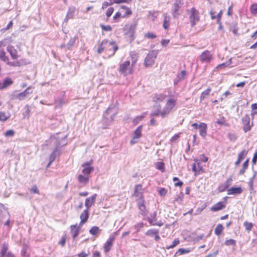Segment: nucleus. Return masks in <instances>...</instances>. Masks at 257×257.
I'll return each instance as SVG.
<instances>
[{"instance_id": "f704fd0d", "label": "nucleus", "mask_w": 257, "mask_h": 257, "mask_svg": "<svg viewBox=\"0 0 257 257\" xmlns=\"http://www.w3.org/2000/svg\"><path fill=\"white\" fill-rule=\"evenodd\" d=\"M0 59L2 61L6 62V63L9 60L8 56H6V52L4 50H1L0 51Z\"/></svg>"}, {"instance_id": "c85d7f7f", "label": "nucleus", "mask_w": 257, "mask_h": 257, "mask_svg": "<svg viewBox=\"0 0 257 257\" xmlns=\"http://www.w3.org/2000/svg\"><path fill=\"white\" fill-rule=\"evenodd\" d=\"M8 250V244L6 242H4L2 245V249L1 251V257H5L7 254V252Z\"/></svg>"}, {"instance_id": "bb28decb", "label": "nucleus", "mask_w": 257, "mask_h": 257, "mask_svg": "<svg viewBox=\"0 0 257 257\" xmlns=\"http://www.w3.org/2000/svg\"><path fill=\"white\" fill-rule=\"evenodd\" d=\"M74 8H69V10L67 13L66 16L64 19V22L67 23L69 19L73 18L74 16Z\"/></svg>"}, {"instance_id": "69168bd1", "label": "nucleus", "mask_w": 257, "mask_h": 257, "mask_svg": "<svg viewBox=\"0 0 257 257\" xmlns=\"http://www.w3.org/2000/svg\"><path fill=\"white\" fill-rule=\"evenodd\" d=\"M27 247L24 246L21 251L23 257H28L29 255L27 254Z\"/></svg>"}, {"instance_id": "052dcab7", "label": "nucleus", "mask_w": 257, "mask_h": 257, "mask_svg": "<svg viewBox=\"0 0 257 257\" xmlns=\"http://www.w3.org/2000/svg\"><path fill=\"white\" fill-rule=\"evenodd\" d=\"M25 108L26 109V110H25V112L24 113V115L25 116L29 117V115H30V110L29 109V105H26V106L25 107Z\"/></svg>"}, {"instance_id": "a211bd4d", "label": "nucleus", "mask_w": 257, "mask_h": 257, "mask_svg": "<svg viewBox=\"0 0 257 257\" xmlns=\"http://www.w3.org/2000/svg\"><path fill=\"white\" fill-rule=\"evenodd\" d=\"M81 221L79 223V225L81 226L85 223H86L89 218V212L88 209H84L81 213L80 216Z\"/></svg>"}, {"instance_id": "4468645a", "label": "nucleus", "mask_w": 257, "mask_h": 257, "mask_svg": "<svg viewBox=\"0 0 257 257\" xmlns=\"http://www.w3.org/2000/svg\"><path fill=\"white\" fill-rule=\"evenodd\" d=\"M232 181V177H230L224 183L220 184L218 186V191L219 192H222L225 191L231 185Z\"/></svg>"}, {"instance_id": "de8ad7c7", "label": "nucleus", "mask_w": 257, "mask_h": 257, "mask_svg": "<svg viewBox=\"0 0 257 257\" xmlns=\"http://www.w3.org/2000/svg\"><path fill=\"white\" fill-rule=\"evenodd\" d=\"M186 71L184 70L181 71L180 73L178 74L177 76V81H179L180 80L183 79L186 75Z\"/></svg>"}, {"instance_id": "2eb2a0df", "label": "nucleus", "mask_w": 257, "mask_h": 257, "mask_svg": "<svg viewBox=\"0 0 257 257\" xmlns=\"http://www.w3.org/2000/svg\"><path fill=\"white\" fill-rule=\"evenodd\" d=\"M115 240L114 235H110L106 242L104 244V250L105 252H108L113 245V241Z\"/></svg>"}, {"instance_id": "a18cd8bd", "label": "nucleus", "mask_w": 257, "mask_h": 257, "mask_svg": "<svg viewBox=\"0 0 257 257\" xmlns=\"http://www.w3.org/2000/svg\"><path fill=\"white\" fill-rule=\"evenodd\" d=\"M173 181L175 182V186H179L181 187L183 185V183L181 181H180L178 178L175 177L173 178Z\"/></svg>"}, {"instance_id": "5701e85b", "label": "nucleus", "mask_w": 257, "mask_h": 257, "mask_svg": "<svg viewBox=\"0 0 257 257\" xmlns=\"http://www.w3.org/2000/svg\"><path fill=\"white\" fill-rule=\"evenodd\" d=\"M225 207V205L223 202H219L213 205L210 208L212 211H218L220 210L223 209Z\"/></svg>"}, {"instance_id": "72a5a7b5", "label": "nucleus", "mask_w": 257, "mask_h": 257, "mask_svg": "<svg viewBox=\"0 0 257 257\" xmlns=\"http://www.w3.org/2000/svg\"><path fill=\"white\" fill-rule=\"evenodd\" d=\"M156 212H154L153 213L150 215V217H148L147 220L152 225H154V223L156 222Z\"/></svg>"}, {"instance_id": "6e6d98bb", "label": "nucleus", "mask_w": 257, "mask_h": 257, "mask_svg": "<svg viewBox=\"0 0 257 257\" xmlns=\"http://www.w3.org/2000/svg\"><path fill=\"white\" fill-rule=\"evenodd\" d=\"M252 110H253L251 112L252 115H254L257 114V103H253L251 105Z\"/></svg>"}, {"instance_id": "7ed1b4c3", "label": "nucleus", "mask_w": 257, "mask_h": 257, "mask_svg": "<svg viewBox=\"0 0 257 257\" xmlns=\"http://www.w3.org/2000/svg\"><path fill=\"white\" fill-rule=\"evenodd\" d=\"M110 46L112 47V48L113 50L111 55H113L115 52L118 50V47L115 44V42L111 41L108 42V40L106 39L103 40L101 44L98 46L97 52L98 53H101L104 51L105 48H109V50H110Z\"/></svg>"}, {"instance_id": "aec40b11", "label": "nucleus", "mask_w": 257, "mask_h": 257, "mask_svg": "<svg viewBox=\"0 0 257 257\" xmlns=\"http://www.w3.org/2000/svg\"><path fill=\"white\" fill-rule=\"evenodd\" d=\"M82 167H83L82 172L84 175L86 176H88L94 170L93 168L91 167L88 162L83 164Z\"/></svg>"}, {"instance_id": "6e6552de", "label": "nucleus", "mask_w": 257, "mask_h": 257, "mask_svg": "<svg viewBox=\"0 0 257 257\" xmlns=\"http://www.w3.org/2000/svg\"><path fill=\"white\" fill-rule=\"evenodd\" d=\"M182 0H176L172 7V16L174 19L178 18L180 15L179 12L180 9L183 6Z\"/></svg>"}, {"instance_id": "37998d69", "label": "nucleus", "mask_w": 257, "mask_h": 257, "mask_svg": "<svg viewBox=\"0 0 257 257\" xmlns=\"http://www.w3.org/2000/svg\"><path fill=\"white\" fill-rule=\"evenodd\" d=\"M190 252V250L188 249H184L183 248H179L178 250L174 254V257H176L177 254L179 253V254H183L185 253H187Z\"/></svg>"}, {"instance_id": "338daca9", "label": "nucleus", "mask_w": 257, "mask_h": 257, "mask_svg": "<svg viewBox=\"0 0 257 257\" xmlns=\"http://www.w3.org/2000/svg\"><path fill=\"white\" fill-rule=\"evenodd\" d=\"M157 168L160 170L163 171L164 169V164L162 162L158 163Z\"/></svg>"}, {"instance_id": "3c124183", "label": "nucleus", "mask_w": 257, "mask_h": 257, "mask_svg": "<svg viewBox=\"0 0 257 257\" xmlns=\"http://www.w3.org/2000/svg\"><path fill=\"white\" fill-rule=\"evenodd\" d=\"M250 12L253 15L257 13V4H254L251 6Z\"/></svg>"}, {"instance_id": "79ce46f5", "label": "nucleus", "mask_w": 257, "mask_h": 257, "mask_svg": "<svg viewBox=\"0 0 257 257\" xmlns=\"http://www.w3.org/2000/svg\"><path fill=\"white\" fill-rule=\"evenodd\" d=\"M9 117L10 115H7L5 112H0V121H6Z\"/></svg>"}, {"instance_id": "ddd939ff", "label": "nucleus", "mask_w": 257, "mask_h": 257, "mask_svg": "<svg viewBox=\"0 0 257 257\" xmlns=\"http://www.w3.org/2000/svg\"><path fill=\"white\" fill-rule=\"evenodd\" d=\"M137 201L138 206L140 209V214L144 216L146 215L147 214V211L144 204L145 200L144 198H140V199H137Z\"/></svg>"}, {"instance_id": "f257e3e1", "label": "nucleus", "mask_w": 257, "mask_h": 257, "mask_svg": "<svg viewBox=\"0 0 257 257\" xmlns=\"http://www.w3.org/2000/svg\"><path fill=\"white\" fill-rule=\"evenodd\" d=\"M117 114V108L114 105H111L103 113V123L106 125L111 123Z\"/></svg>"}, {"instance_id": "412c9836", "label": "nucleus", "mask_w": 257, "mask_h": 257, "mask_svg": "<svg viewBox=\"0 0 257 257\" xmlns=\"http://www.w3.org/2000/svg\"><path fill=\"white\" fill-rule=\"evenodd\" d=\"M242 189L241 187H232L227 190L228 195H238L242 193Z\"/></svg>"}, {"instance_id": "49530a36", "label": "nucleus", "mask_w": 257, "mask_h": 257, "mask_svg": "<svg viewBox=\"0 0 257 257\" xmlns=\"http://www.w3.org/2000/svg\"><path fill=\"white\" fill-rule=\"evenodd\" d=\"M98 230L99 228L96 226H94L91 228V229L89 230V232L92 235H95L97 233Z\"/></svg>"}, {"instance_id": "cd10ccee", "label": "nucleus", "mask_w": 257, "mask_h": 257, "mask_svg": "<svg viewBox=\"0 0 257 257\" xmlns=\"http://www.w3.org/2000/svg\"><path fill=\"white\" fill-rule=\"evenodd\" d=\"M77 39V36H75L73 38H71L68 43L66 44V49L67 50H71L72 47L74 46L76 40Z\"/></svg>"}, {"instance_id": "4c0bfd02", "label": "nucleus", "mask_w": 257, "mask_h": 257, "mask_svg": "<svg viewBox=\"0 0 257 257\" xmlns=\"http://www.w3.org/2000/svg\"><path fill=\"white\" fill-rule=\"evenodd\" d=\"M159 230L156 229H151L148 230L146 232V235L148 236H153L155 235L156 234H159Z\"/></svg>"}, {"instance_id": "39448f33", "label": "nucleus", "mask_w": 257, "mask_h": 257, "mask_svg": "<svg viewBox=\"0 0 257 257\" xmlns=\"http://www.w3.org/2000/svg\"><path fill=\"white\" fill-rule=\"evenodd\" d=\"M33 92L32 87L31 86L28 87L25 91L22 92L15 94L14 93L11 94V99H18L19 100H23L26 99L30 94Z\"/></svg>"}, {"instance_id": "774afa93", "label": "nucleus", "mask_w": 257, "mask_h": 257, "mask_svg": "<svg viewBox=\"0 0 257 257\" xmlns=\"http://www.w3.org/2000/svg\"><path fill=\"white\" fill-rule=\"evenodd\" d=\"M257 161V151L255 152L252 159V163L253 164H255Z\"/></svg>"}, {"instance_id": "f8f14e48", "label": "nucleus", "mask_w": 257, "mask_h": 257, "mask_svg": "<svg viewBox=\"0 0 257 257\" xmlns=\"http://www.w3.org/2000/svg\"><path fill=\"white\" fill-rule=\"evenodd\" d=\"M242 122L243 124V130L245 133L251 129L250 125V117L248 115H245L242 118Z\"/></svg>"}, {"instance_id": "ea45409f", "label": "nucleus", "mask_w": 257, "mask_h": 257, "mask_svg": "<svg viewBox=\"0 0 257 257\" xmlns=\"http://www.w3.org/2000/svg\"><path fill=\"white\" fill-rule=\"evenodd\" d=\"M256 175V172H254L253 175L249 179L248 182V185L249 187L250 190H253V181Z\"/></svg>"}, {"instance_id": "7c9ffc66", "label": "nucleus", "mask_w": 257, "mask_h": 257, "mask_svg": "<svg viewBox=\"0 0 257 257\" xmlns=\"http://www.w3.org/2000/svg\"><path fill=\"white\" fill-rule=\"evenodd\" d=\"M211 91V89L210 88H208L203 91L200 96V101L202 102L205 98H206L207 96L209 94Z\"/></svg>"}, {"instance_id": "473e14b6", "label": "nucleus", "mask_w": 257, "mask_h": 257, "mask_svg": "<svg viewBox=\"0 0 257 257\" xmlns=\"http://www.w3.org/2000/svg\"><path fill=\"white\" fill-rule=\"evenodd\" d=\"M120 9L121 10L125 11L124 14L122 16V18L126 17L132 14L131 10L125 6H121Z\"/></svg>"}, {"instance_id": "4d7b16f0", "label": "nucleus", "mask_w": 257, "mask_h": 257, "mask_svg": "<svg viewBox=\"0 0 257 257\" xmlns=\"http://www.w3.org/2000/svg\"><path fill=\"white\" fill-rule=\"evenodd\" d=\"M15 132L13 130H10L6 131L5 133V136L7 137H12L14 135Z\"/></svg>"}, {"instance_id": "09e8293b", "label": "nucleus", "mask_w": 257, "mask_h": 257, "mask_svg": "<svg viewBox=\"0 0 257 257\" xmlns=\"http://www.w3.org/2000/svg\"><path fill=\"white\" fill-rule=\"evenodd\" d=\"M224 243L226 245H235L236 241L233 239H229L226 240Z\"/></svg>"}, {"instance_id": "8fccbe9b", "label": "nucleus", "mask_w": 257, "mask_h": 257, "mask_svg": "<svg viewBox=\"0 0 257 257\" xmlns=\"http://www.w3.org/2000/svg\"><path fill=\"white\" fill-rule=\"evenodd\" d=\"M179 243V240L178 238H175L174 241L172 242V244L169 246L168 247H167V249H170L176 246L177 244Z\"/></svg>"}, {"instance_id": "393cba45", "label": "nucleus", "mask_w": 257, "mask_h": 257, "mask_svg": "<svg viewBox=\"0 0 257 257\" xmlns=\"http://www.w3.org/2000/svg\"><path fill=\"white\" fill-rule=\"evenodd\" d=\"M66 103L64 99V94L60 95L55 101V107H61Z\"/></svg>"}, {"instance_id": "4be33fe9", "label": "nucleus", "mask_w": 257, "mask_h": 257, "mask_svg": "<svg viewBox=\"0 0 257 257\" xmlns=\"http://www.w3.org/2000/svg\"><path fill=\"white\" fill-rule=\"evenodd\" d=\"M207 125L205 123L201 122L199 124V129L200 135L204 138L207 134Z\"/></svg>"}, {"instance_id": "603ef678", "label": "nucleus", "mask_w": 257, "mask_h": 257, "mask_svg": "<svg viewBox=\"0 0 257 257\" xmlns=\"http://www.w3.org/2000/svg\"><path fill=\"white\" fill-rule=\"evenodd\" d=\"M100 27L102 29L103 31H111L112 30V28L109 25H104L103 24H101L100 25Z\"/></svg>"}, {"instance_id": "0e129e2a", "label": "nucleus", "mask_w": 257, "mask_h": 257, "mask_svg": "<svg viewBox=\"0 0 257 257\" xmlns=\"http://www.w3.org/2000/svg\"><path fill=\"white\" fill-rule=\"evenodd\" d=\"M167 190H166L165 188H161L160 189L159 191V194L161 196H164L166 195V193H167Z\"/></svg>"}, {"instance_id": "f03ea898", "label": "nucleus", "mask_w": 257, "mask_h": 257, "mask_svg": "<svg viewBox=\"0 0 257 257\" xmlns=\"http://www.w3.org/2000/svg\"><path fill=\"white\" fill-rule=\"evenodd\" d=\"M187 14L191 26L194 27L200 20L199 11L195 8H192L191 9L187 10Z\"/></svg>"}, {"instance_id": "680f3d73", "label": "nucleus", "mask_w": 257, "mask_h": 257, "mask_svg": "<svg viewBox=\"0 0 257 257\" xmlns=\"http://www.w3.org/2000/svg\"><path fill=\"white\" fill-rule=\"evenodd\" d=\"M113 12V8L112 7L109 8L106 13V15L107 18H109Z\"/></svg>"}, {"instance_id": "a878e982", "label": "nucleus", "mask_w": 257, "mask_h": 257, "mask_svg": "<svg viewBox=\"0 0 257 257\" xmlns=\"http://www.w3.org/2000/svg\"><path fill=\"white\" fill-rule=\"evenodd\" d=\"M78 180L80 183L82 184L83 185H85L88 182L89 177L88 176L85 175H79L78 176Z\"/></svg>"}, {"instance_id": "c9c22d12", "label": "nucleus", "mask_w": 257, "mask_h": 257, "mask_svg": "<svg viewBox=\"0 0 257 257\" xmlns=\"http://www.w3.org/2000/svg\"><path fill=\"white\" fill-rule=\"evenodd\" d=\"M170 111L171 110H170L167 107L165 106L162 110L161 111L160 115L162 118H164L169 114Z\"/></svg>"}, {"instance_id": "864d4df0", "label": "nucleus", "mask_w": 257, "mask_h": 257, "mask_svg": "<svg viewBox=\"0 0 257 257\" xmlns=\"http://www.w3.org/2000/svg\"><path fill=\"white\" fill-rule=\"evenodd\" d=\"M145 37L148 39H154L157 37V36L153 33L148 32L145 35Z\"/></svg>"}, {"instance_id": "f3484780", "label": "nucleus", "mask_w": 257, "mask_h": 257, "mask_svg": "<svg viewBox=\"0 0 257 257\" xmlns=\"http://www.w3.org/2000/svg\"><path fill=\"white\" fill-rule=\"evenodd\" d=\"M7 50L10 53L12 59L17 60L18 58V51L13 46L8 45L7 47Z\"/></svg>"}, {"instance_id": "1a4fd4ad", "label": "nucleus", "mask_w": 257, "mask_h": 257, "mask_svg": "<svg viewBox=\"0 0 257 257\" xmlns=\"http://www.w3.org/2000/svg\"><path fill=\"white\" fill-rule=\"evenodd\" d=\"M67 137V136L63 137L62 141H64V143H60V142H59L58 144L56 145L54 150L52 152V153L51 154L50 156L49 159L50 160V163H52L56 158L57 156H58L60 155V153L58 151L59 148L60 146H63L66 144L65 139Z\"/></svg>"}, {"instance_id": "dca6fc26", "label": "nucleus", "mask_w": 257, "mask_h": 257, "mask_svg": "<svg viewBox=\"0 0 257 257\" xmlns=\"http://www.w3.org/2000/svg\"><path fill=\"white\" fill-rule=\"evenodd\" d=\"M96 196L97 194H94L85 199V206L86 209L88 210L94 204Z\"/></svg>"}, {"instance_id": "0eeeda50", "label": "nucleus", "mask_w": 257, "mask_h": 257, "mask_svg": "<svg viewBox=\"0 0 257 257\" xmlns=\"http://www.w3.org/2000/svg\"><path fill=\"white\" fill-rule=\"evenodd\" d=\"M157 54V52L155 50L149 52L145 59L144 65L146 67H150L154 64Z\"/></svg>"}, {"instance_id": "6ab92c4d", "label": "nucleus", "mask_w": 257, "mask_h": 257, "mask_svg": "<svg viewBox=\"0 0 257 257\" xmlns=\"http://www.w3.org/2000/svg\"><path fill=\"white\" fill-rule=\"evenodd\" d=\"M142 186L141 184L136 185L135 187V190L134 195L135 197L138 198V199L140 198H144L142 194Z\"/></svg>"}, {"instance_id": "bf43d9fd", "label": "nucleus", "mask_w": 257, "mask_h": 257, "mask_svg": "<svg viewBox=\"0 0 257 257\" xmlns=\"http://www.w3.org/2000/svg\"><path fill=\"white\" fill-rule=\"evenodd\" d=\"M230 95H231V93L229 91H226L222 95V96L220 97L219 99L220 100V101H222L224 98L227 97V96Z\"/></svg>"}, {"instance_id": "e433bc0d", "label": "nucleus", "mask_w": 257, "mask_h": 257, "mask_svg": "<svg viewBox=\"0 0 257 257\" xmlns=\"http://www.w3.org/2000/svg\"><path fill=\"white\" fill-rule=\"evenodd\" d=\"M169 20H170V18L167 17V14H165L164 15V19L163 27L166 30L169 28V26L170 25Z\"/></svg>"}, {"instance_id": "c756f323", "label": "nucleus", "mask_w": 257, "mask_h": 257, "mask_svg": "<svg viewBox=\"0 0 257 257\" xmlns=\"http://www.w3.org/2000/svg\"><path fill=\"white\" fill-rule=\"evenodd\" d=\"M142 128H143L142 125H140L135 131L134 134V137H135V139H139L141 137Z\"/></svg>"}, {"instance_id": "c03bdc74", "label": "nucleus", "mask_w": 257, "mask_h": 257, "mask_svg": "<svg viewBox=\"0 0 257 257\" xmlns=\"http://www.w3.org/2000/svg\"><path fill=\"white\" fill-rule=\"evenodd\" d=\"M247 151L245 150L242 151L238 155V159L242 161L247 155Z\"/></svg>"}, {"instance_id": "5fc2aeb1", "label": "nucleus", "mask_w": 257, "mask_h": 257, "mask_svg": "<svg viewBox=\"0 0 257 257\" xmlns=\"http://www.w3.org/2000/svg\"><path fill=\"white\" fill-rule=\"evenodd\" d=\"M144 224L143 222H140L137 223L135 226V227L137 229V232L140 231V229L144 227Z\"/></svg>"}, {"instance_id": "2f4dec72", "label": "nucleus", "mask_w": 257, "mask_h": 257, "mask_svg": "<svg viewBox=\"0 0 257 257\" xmlns=\"http://www.w3.org/2000/svg\"><path fill=\"white\" fill-rule=\"evenodd\" d=\"M176 104V100L174 99H169L165 106L168 107V108L171 111L172 108L175 106Z\"/></svg>"}, {"instance_id": "13d9d810", "label": "nucleus", "mask_w": 257, "mask_h": 257, "mask_svg": "<svg viewBox=\"0 0 257 257\" xmlns=\"http://www.w3.org/2000/svg\"><path fill=\"white\" fill-rule=\"evenodd\" d=\"M230 31H231L232 33L235 35L237 34L238 28L237 27L236 25L234 24L231 26L230 27Z\"/></svg>"}, {"instance_id": "a19ab883", "label": "nucleus", "mask_w": 257, "mask_h": 257, "mask_svg": "<svg viewBox=\"0 0 257 257\" xmlns=\"http://www.w3.org/2000/svg\"><path fill=\"white\" fill-rule=\"evenodd\" d=\"M253 224L251 222H248L247 221H245L243 223V226L245 228V229L248 231L249 232L253 227Z\"/></svg>"}, {"instance_id": "e2e57ef3", "label": "nucleus", "mask_w": 257, "mask_h": 257, "mask_svg": "<svg viewBox=\"0 0 257 257\" xmlns=\"http://www.w3.org/2000/svg\"><path fill=\"white\" fill-rule=\"evenodd\" d=\"M164 99V96L162 94L156 95L154 97V101L158 100L159 101H162Z\"/></svg>"}, {"instance_id": "20e7f679", "label": "nucleus", "mask_w": 257, "mask_h": 257, "mask_svg": "<svg viewBox=\"0 0 257 257\" xmlns=\"http://www.w3.org/2000/svg\"><path fill=\"white\" fill-rule=\"evenodd\" d=\"M135 63V61H133L131 65L129 61H124L123 63L120 64L118 69L119 72L124 76H127L132 74L133 73V67Z\"/></svg>"}, {"instance_id": "b1692460", "label": "nucleus", "mask_w": 257, "mask_h": 257, "mask_svg": "<svg viewBox=\"0 0 257 257\" xmlns=\"http://www.w3.org/2000/svg\"><path fill=\"white\" fill-rule=\"evenodd\" d=\"M80 227L81 226L79 225V227H77V224L70 226L71 232L73 239H75L79 234Z\"/></svg>"}, {"instance_id": "423d86ee", "label": "nucleus", "mask_w": 257, "mask_h": 257, "mask_svg": "<svg viewBox=\"0 0 257 257\" xmlns=\"http://www.w3.org/2000/svg\"><path fill=\"white\" fill-rule=\"evenodd\" d=\"M137 26V22H134L130 25H126L124 27L125 34L130 38L131 41H133L135 39V34L136 33Z\"/></svg>"}, {"instance_id": "58836bf2", "label": "nucleus", "mask_w": 257, "mask_h": 257, "mask_svg": "<svg viewBox=\"0 0 257 257\" xmlns=\"http://www.w3.org/2000/svg\"><path fill=\"white\" fill-rule=\"evenodd\" d=\"M223 229V226L222 224H218L215 228L214 232L215 234L217 235H219L221 233L222 230Z\"/></svg>"}, {"instance_id": "9d476101", "label": "nucleus", "mask_w": 257, "mask_h": 257, "mask_svg": "<svg viewBox=\"0 0 257 257\" xmlns=\"http://www.w3.org/2000/svg\"><path fill=\"white\" fill-rule=\"evenodd\" d=\"M30 63V62L28 60L24 58L13 62H10L9 60L8 62H7V64L12 67H20Z\"/></svg>"}, {"instance_id": "9b49d317", "label": "nucleus", "mask_w": 257, "mask_h": 257, "mask_svg": "<svg viewBox=\"0 0 257 257\" xmlns=\"http://www.w3.org/2000/svg\"><path fill=\"white\" fill-rule=\"evenodd\" d=\"M199 59L202 63H208L212 59V55L209 51L206 50L200 55Z\"/></svg>"}]
</instances>
